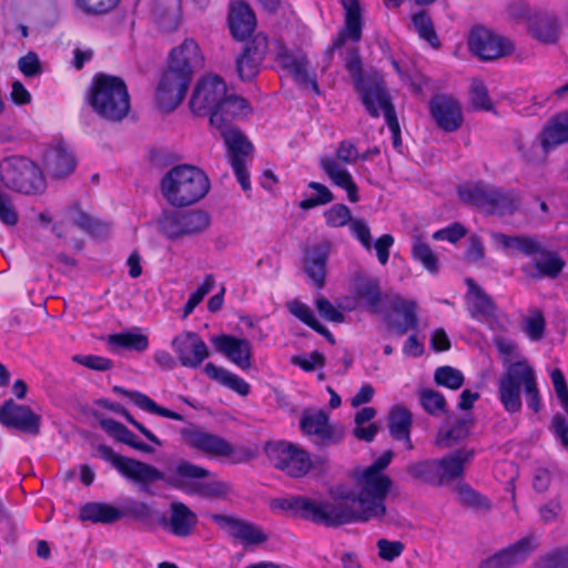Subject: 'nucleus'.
<instances>
[{
    "instance_id": "nucleus-22",
    "label": "nucleus",
    "mask_w": 568,
    "mask_h": 568,
    "mask_svg": "<svg viewBox=\"0 0 568 568\" xmlns=\"http://www.w3.org/2000/svg\"><path fill=\"white\" fill-rule=\"evenodd\" d=\"M429 112L438 128L445 132H455L462 126V109L452 97L445 94L433 97L429 101Z\"/></svg>"
},
{
    "instance_id": "nucleus-9",
    "label": "nucleus",
    "mask_w": 568,
    "mask_h": 568,
    "mask_svg": "<svg viewBox=\"0 0 568 568\" xmlns=\"http://www.w3.org/2000/svg\"><path fill=\"white\" fill-rule=\"evenodd\" d=\"M264 453L275 468L292 478H301L312 468L310 454L293 443L268 442L264 446Z\"/></svg>"
},
{
    "instance_id": "nucleus-25",
    "label": "nucleus",
    "mask_w": 568,
    "mask_h": 568,
    "mask_svg": "<svg viewBox=\"0 0 568 568\" xmlns=\"http://www.w3.org/2000/svg\"><path fill=\"white\" fill-rule=\"evenodd\" d=\"M211 341L216 351L225 355L232 363L242 369L251 367L252 345L247 339L222 334L213 336Z\"/></svg>"
},
{
    "instance_id": "nucleus-61",
    "label": "nucleus",
    "mask_w": 568,
    "mask_h": 568,
    "mask_svg": "<svg viewBox=\"0 0 568 568\" xmlns=\"http://www.w3.org/2000/svg\"><path fill=\"white\" fill-rule=\"evenodd\" d=\"M525 377V395H526V402L527 406L534 410L535 413L539 412L541 403H540V395L537 388V382L536 376L532 367L529 365V369Z\"/></svg>"
},
{
    "instance_id": "nucleus-38",
    "label": "nucleus",
    "mask_w": 568,
    "mask_h": 568,
    "mask_svg": "<svg viewBox=\"0 0 568 568\" xmlns=\"http://www.w3.org/2000/svg\"><path fill=\"white\" fill-rule=\"evenodd\" d=\"M100 425L105 433L114 437L118 442L146 454L153 453V448L150 445L138 440L135 435L120 422L113 418H103L100 420Z\"/></svg>"
},
{
    "instance_id": "nucleus-40",
    "label": "nucleus",
    "mask_w": 568,
    "mask_h": 568,
    "mask_svg": "<svg viewBox=\"0 0 568 568\" xmlns=\"http://www.w3.org/2000/svg\"><path fill=\"white\" fill-rule=\"evenodd\" d=\"M474 425L471 417H463L457 419L449 427L439 428L436 437V444L443 448H450L455 444L468 437L470 428Z\"/></svg>"
},
{
    "instance_id": "nucleus-19",
    "label": "nucleus",
    "mask_w": 568,
    "mask_h": 568,
    "mask_svg": "<svg viewBox=\"0 0 568 568\" xmlns=\"http://www.w3.org/2000/svg\"><path fill=\"white\" fill-rule=\"evenodd\" d=\"M171 346L180 364L187 368H197L209 358L210 349L205 342L194 332H184L175 336Z\"/></svg>"
},
{
    "instance_id": "nucleus-26",
    "label": "nucleus",
    "mask_w": 568,
    "mask_h": 568,
    "mask_svg": "<svg viewBox=\"0 0 568 568\" xmlns=\"http://www.w3.org/2000/svg\"><path fill=\"white\" fill-rule=\"evenodd\" d=\"M345 11L344 29L333 40L331 50L339 49L346 39L358 42L362 38L363 19L358 0H339Z\"/></svg>"
},
{
    "instance_id": "nucleus-16",
    "label": "nucleus",
    "mask_w": 568,
    "mask_h": 568,
    "mask_svg": "<svg viewBox=\"0 0 568 568\" xmlns=\"http://www.w3.org/2000/svg\"><path fill=\"white\" fill-rule=\"evenodd\" d=\"M181 439L189 447L213 457H230L234 447L225 438L202 430L195 425L180 430Z\"/></svg>"
},
{
    "instance_id": "nucleus-3",
    "label": "nucleus",
    "mask_w": 568,
    "mask_h": 568,
    "mask_svg": "<svg viewBox=\"0 0 568 568\" xmlns=\"http://www.w3.org/2000/svg\"><path fill=\"white\" fill-rule=\"evenodd\" d=\"M345 68L368 114L373 118H378L379 109L383 110L386 124L392 132L393 145L394 148H399L402 145L400 128L383 75L376 70L364 72L362 59L357 50L348 53Z\"/></svg>"
},
{
    "instance_id": "nucleus-24",
    "label": "nucleus",
    "mask_w": 568,
    "mask_h": 568,
    "mask_svg": "<svg viewBox=\"0 0 568 568\" xmlns=\"http://www.w3.org/2000/svg\"><path fill=\"white\" fill-rule=\"evenodd\" d=\"M276 60L280 65L287 70L300 84L311 85L316 94H320V88L314 77L307 71L308 61L302 51H290L284 45H278Z\"/></svg>"
},
{
    "instance_id": "nucleus-11",
    "label": "nucleus",
    "mask_w": 568,
    "mask_h": 568,
    "mask_svg": "<svg viewBox=\"0 0 568 568\" xmlns=\"http://www.w3.org/2000/svg\"><path fill=\"white\" fill-rule=\"evenodd\" d=\"M227 149L231 166L243 191L251 189L250 175L246 171V158L252 153L253 145L236 126L219 131Z\"/></svg>"
},
{
    "instance_id": "nucleus-18",
    "label": "nucleus",
    "mask_w": 568,
    "mask_h": 568,
    "mask_svg": "<svg viewBox=\"0 0 568 568\" xmlns=\"http://www.w3.org/2000/svg\"><path fill=\"white\" fill-rule=\"evenodd\" d=\"M0 424L9 429L37 436L40 434L41 416L30 406L17 404L10 398L0 408Z\"/></svg>"
},
{
    "instance_id": "nucleus-21",
    "label": "nucleus",
    "mask_w": 568,
    "mask_h": 568,
    "mask_svg": "<svg viewBox=\"0 0 568 568\" xmlns=\"http://www.w3.org/2000/svg\"><path fill=\"white\" fill-rule=\"evenodd\" d=\"M252 112L246 99L225 92L215 111L210 116V124L217 131L234 128L233 121L245 118Z\"/></svg>"
},
{
    "instance_id": "nucleus-27",
    "label": "nucleus",
    "mask_w": 568,
    "mask_h": 568,
    "mask_svg": "<svg viewBox=\"0 0 568 568\" xmlns=\"http://www.w3.org/2000/svg\"><path fill=\"white\" fill-rule=\"evenodd\" d=\"M390 308L394 313L400 314L403 321L393 318L392 315H387L385 321L389 329H393L397 335L403 336L408 331H416L418 328V316H417V304L412 300H404L400 296H396L390 304Z\"/></svg>"
},
{
    "instance_id": "nucleus-44",
    "label": "nucleus",
    "mask_w": 568,
    "mask_h": 568,
    "mask_svg": "<svg viewBox=\"0 0 568 568\" xmlns=\"http://www.w3.org/2000/svg\"><path fill=\"white\" fill-rule=\"evenodd\" d=\"M413 417L404 406H394L388 414V429L396 440L408 439Z\"/></svg>"
},
{
    "instance_id": "nucleus-32",
    "label": "nucleus",
    "mask_w": 568,
    "mask_h": 568,
    "mask_svg": "<svg viewBox=\"0 0 568 568\" xmlns=\"http://www.w3.org/2000/svg\"><path fill=\"white\" fill-rule=\"evenodd\" d=\"M122 518L123 513L121 509L106 503H85L79 510V519L81 521H90L93 524L110 525Z\"/></svg>"
},
{
    "instance_id": "nucleus-8",
    "label": "nucleus",
    "mask_w": 568,
    "mask_h": 568,
    "mask_svg": "<svg viewBox=\"0 0 568 568\" xmlns=\"http://www.w3.org/2000/svg\"><path fill=\"white\" fill-rule=\"evenodd\" d=\"M0 181L9 190L24 193H41L45 181L39 166L24 156H8L0 161Z\"/></svg>"
},
{
    "instance_id": "nucleus-45",
    "label": "nucleus",
    "mask_w": 568,
    "mask_h": 568,
    "mask_svg": "<svg viewBox=\"0 0 568 568\" xmlns=\"http://www.w3.org/2000/svg\"><path fill=\"white\" fill-rule=\"evenodd\" d=\"M538 257L534 260V266L542 277L556 278L562 272L566 263L555 252L548 251L544 245V252L537 253Z\"/></svg>"
},
{
    "instance_id": "nucleus-31",
    "label": "nucleus",
    "mask_w": 568,
    "mask_h": 568,
    "mask_svg": "<svg viewBox=\"0 0 568 568\" xmlns=\"http://www.w3.org/2000/svg\"><path fill=\"white\" fill-rule=\"evenodd\" d=\"M255 26V14L246 3L240 2L231 8L229 14V27L235 39H246L252 34Z\"/></svg>"
},
{
    "instance_id": "nucleus-33",
    "label": "nucleus",
    "mask_w": 568,
    "mask_h": 568,
    "mask_svg": "<svg viewBox=\"0 0 568 568\" xmlns=\"http://www.w3.org/2000/svg\"><path fill=\"white\" fill-rule=\"evenodd\" d=\"M566 142H568V112L551 118L540 135V146L545 153Z\"/></svg>"
},
{
    "instance_id": "nucleus-41",
    "label": "nucleus",
    "mask_w": 568,
    "mask_h": 568,
    "mask_svg": "<svg viewBox=\"0 0 568 568\" xmlns=\"http://www.w3.org/2000/svg\"><path fill=\"white\" fill-rule=\"evenodd\" d=\"M355 296L366 303L373 313H379L382 292L379 281L376 277H357L354 287Z\"/></svg>"
},
{
    "instance_id": "nucleus-48",
    "label": "nucleus",
    "mask_w": 568,
    "mask_h": 568,
    "mask_svg": "<svg viewBox=\"0 0 568 568\" xmlns=\"http://www.w3.org/2000/svg\"><path fill=\"white\" fill-rule=\"evenodd\" d=\"M182 237L202 233L210 226V215L202 210L181 211Z\"/></svg>"
},
{
    "instance_id": "nucleus-10",
    "label": "nucleus",
    "mask_w": 568,
    "mask_h": 568,
    "mask_svg": "<svg viewBox=\"0 0 568 568\" xmlns=\"http://www.w3.org/2000/svg\"><path fill=\"white\" fill-rule=\"evenodd\" d=\"M392 485V479L384 474L367 468L363 471L359 478V494L356 497L359 506H363L372 519L385 515V499Z\"/></svg>"
},
{
    "instance_id": "nucleus-15",
    "label": "nucleus",
    "mask_w": 568,
    "mask_h": 568,
    "mask_svg": "<svg viewBox=\"0 0 568 568\" xmlns=\"http://www.w3.org/2000/svg\"><path fill=\"white\" fill-rule=\"evenodd\" d=\"M303 434L315 436L318 446L338 444L344 437V430L337 425L331 424L328 415L324 410H304L300 420Z\"/></svg>"
},
{
    "instance_id": "nucleus-46",
    "label": "nucleus",
    "mask_w": 568,
    "mask_h": 568,
    "mask_svg": "<svg viewBox=\"0 0 568 568\" xmlns=\"http://www.w3.org/2000/svg\"><path fill=\"white\" fill-rule=\"evenodd\" d=\"M493 186L467 185L458 189L462 202L481 209L488 213Z\"/></svg>"
},
{
    "instance_id": "nucleus-57",
    "label": "nucleus",
    "mask_w": 568,
    "mask_h": 568,
    "mask_svg": "<svg viewBox=\"0 0 568 568\" xmlns=\"http://www.w3.org/2000/svg\"><path fill=\"white\" fill-rule=\"evenodd\" d=\"M308 187L316 191V195L301 201L298 206L302 210H311L315 206L325 205L334 200V195L331 190L322 183L312 181L308 183Z\"/></svg>"
},
{
    "instance_id": "nucleus-54",
    "label": "nucleus",
    "mask_w": 568,
    "mask_h": 568,
    "mask_svg": "<svg viewBox=\"0 0 568 568\" xmlns=\"http://www.w3.org/2000/svg\"><path fill=\"white\" fill-rule=\"evenodd\" d=\"M463 373L452 366H440L435 371L434 382L438 386H443L449 389H459L464 384Z\"/></svg>"
},
{
    "instance_id": "nucleus-35",
    "label": "nucleus",
    "mask_w": 568,
    "mask_h": 568,
    "mask_svg": "<svg viewBox=\"0 0 568 568\" xmlns=\"http://www.w3.org/2000/svg\"><path fill=\"white\" fill-rule=\"evenodd\" d=\"M327 251L315 246L305 254L304 270L316 288L325 285Z\"/></svg>"
},
{
    "instance_id": "nucleus-14",
    "label": "nucleus",
    "mask_w": 568,
    "mask_h": 568,
    "mask_svg": "<svg viewBox=\"0 0 568 568\" xmlns=\"http://www.w3.org/2000/svg\"><path fill=\"white\" fill-rule=\"evenodd\" d=\"M227 91L225 82L217 75L205 77L197 82L190 100V109L197 116L212 114Z\"/></svg>"
},
{
    "instance_id": "nucleus-47",
    "label": "nucleus",
    "mask_w": 568,
    "mask_h": 568,
    "mask_svg": "<svg viewBox=\"0 0 568 568\" xmlns=\"http://www.w3.org/2000/svg\"><path fill=\"white\" fill-rule=\"evenodd\" d=\"M108 345L112 349L123 348L141 353L149 347V338L144 334L125 332L109 335Z\"/></svg>"
},
{
    "instance_id": "nucleus-60",
    "label": "nucleus",
    "mask_w": 568,
    "mask_h": 568,
    "mask_svg": "<svg viewBox=\"0 0 568 568\" xmlns=\"http://www.w3.org/2000/svg\"><path fill=\"white\" fill-rule=\"evenodd\" d=\"M470 101L476 110L489 111L493 103L488 95V90L481 80H474L470 87Z\"/></svg>"
},
{
    "instance_id": "nucleus-7",
    "label": "nucleus",
    "mask_w": 568,
    "mask_h": 568,
    "mask_svg": "<svg viewBox=\"0 0 568 568\" xmlns=\"http://www.w3.org/2000/svg\"><path fill=\"white\" fill-rule=\"evenodd\" d=\"M371 519L352 491L341 494L331 491L329 500H314L313 523L315 524L338 527L351 523H366Z\"/></svg>"
},
{
    "instance_id": "nucleus-64",
    "label": "nucleus",
    "mask_w": 568,
    "mask_h": 568,
    "mask_svg": "<svg viewBox=\"0 0 568 568\" xmlns=\"http://www.w3.org/2000/svg\"><path fill=\"white\" fill-rule=\"evenodd\" d=\"M456 491L458 494L459 501L465 506L475 507V508L488 506L487 499L484 496H481L479 493L474 490L467 484H458L456 486Z\"/></svg>"
},
{
    "instance_id": "nucleus-37",
    "label": "nucleus",
    "mask_w": 568,
    "mask_h": 568,
    "mask_svg": "<svg viewBox=\"0 0 568 568\" xmlns=\"http://www.w3.org/2000/svg\"><path fill=\"white\" fill-rule=\"evenodd\" d=\"M204 373L211 379L216 381L240 396H247L251 392V386L246 381L223 367L216 366L213 363H207L204 366Z\"/></svg>"
},
{
    "instance_id": "nucleus-34",
    "label": "nucleus",
    "mask_w": 568,
    "mask_h": 568,
    "mask_svg": "<svg viewBox=\"0 0 568 568\" xmlns=\"http://www.w3.org/2000/svg\"><path fill=\"white\" fill-rule=\"evenodd\" d=\"M529 34L546 44H554L559 39V21L554 16L542 14L529 19Z\"/></svg>"
},
{
    "instance_id": "nucleus-53",
    "label": "nucleus",
    "mask_w": 568,
    "mask_h": 568,
    "mask_svg": "<svg viewBox=\"0 0 568 568\" xmlns=\"http://www.w3.org/2000/svg\"><path fill=\"white\" fill-rule=\"evenodd\" d=\"M412 21L418 36L422 39L427 41L433 48H439L440 42L434 29L433 22L425 11L415 13L412 17Z\"/></svg>"
},
{
    "instance_id": "nucleus-30",
    "label": "nucleus",
    "mask_w": 568,
    "mask_h": 568,
    "mask_svg": "<svg viewBox=\"0 0 568 568\" xmlns=\"http://www.w3.org/2000/svg\"><path fill=\"white\" fill-rule=\"evenodd\" d=\"M44 162L47 171L55 179L64 178L75 169L73 154L62 143H58L45 152Z\"/></svg>"
},
{
    "instance_id": "nucleus-4",
    "label": "nucleus",
    "mask_w": 568,
    "mask_h": 568,
    "mask_svg": "<svg viewBox=\"0 0 568 568\" xmlns=\"http://www.w3.org/2000/svg\"><path fill=\"white\" fill-rule=\"evenodd\" d=\"M209 190V178L193 165H175L161 180L162 195L176 207L196 203L206 195Z\"/></svg>"
},
{
    "instance_id": "nucleus-5",
    "label": "nucleus",
    "mask_w": 568,
    "mask_h": 568,
    "mask_svg": "<svg viewBox=\"0 0 568 568\" xmlns=\"http://www.w3.org/2000/svg\"><path fill=\"white\" fill-rule=\"evenodd\" d=\"M474 456V449L460 448L438 459L410 463L406 466V473L416 481L440 487L462 478Z\"/></svg>"
},
{
    "instance_id": "nucleus-56",
    "label": "nucleus",
    "mask_w": 568,
    "mask_h": 568,
    "mask_svg": "<svg viewBox=\"0 0 568 568\" xmlns=\"http://www.w3.org/2000/svg\"><path fill=\"white\" fill-rule=\"evenodd\" d=\"M546 321L539 310H531L529 316L524 320V332L530 341L538 342L544 338Z\"/></svg>"
},
{
    "instance_id": "nucleus-13",
    "label": "nucleus",
    "mask_w": 568,
    "mask_h": 568,
    "mask_svg": "<svg viewBox=\"0 0 568 568\" xmlns=\"http://www.w3.org/2000/svg\"><path fill=\"white\" fill-rule=\"evenodd\" d=\"M529 369L526 361H517L511 363L507 372L498 382L499 399L504 408L510 413H517L521 409L520 390L525 387V376Z\"/></svg>"
},
{
    "instance_id": "nucleus-20",
    "label": "nucleus",
    "mask_w": 568,
    "mask_h": 568,
    "mask_svg": "<svg viewBox=\"0 0 568 568\" xmlns=\"http://www.w3.org/2000/svg\"><path fill=\"white\" fill-rule=\"evenodd\" d=\"M538 547L535 536H526L479 564V568H511L523 564Z\"/></svg>"
},
{
    "instance_id": "nucleus-59",
    "label": "nucleus",
    "mask_w": 568,
    "mask_h": 568,
    "mask_svg": "<svg viewBox=\"0 0 568 568\" xmlns=\"http://www.w3.org/2000/svg\"><path fill=\"white\" fill-rule=\"evenodd\" d=\"M326 224L332 227H342L352 222L351 210L345 204H334L324 213Z\"/></svg>"
},
{
    "instance_id": "nucleus-2",
    "label": "nucleus",
    "mask_w": 568,
    "mask_h": 568,
    "mask_svg": "<svg viewBox=\"0 0 568 568\" xmlns=\"http://www.w3.org/2000/svg\"><path fill=\"white\" fill-rule=\"evenodd\" d=\"M203 67V57L193 39H185L173 48L168 68L156 88L155 99L159 108L172 112L184 100L196 70Z\"/></svg>"
},
{
    "instance_id": "nucleus-12",
    "label": "nucleus",
    "mask_w": 568,
    "mask_h": 568,
    "mask_svg": "<svg viewBox=\"0 0 568 568\" xmlns=\"http://www.w3.org/2000/svg\"><path fill=\"white\" fill-rule=\"evenodd\" d=\"M207 517L226 535L245 547L261 545L268 539L260 526L243 518L222 514H209Z\"/></svg>"
},
{
    "instance_id": "nucleus-50",
    "label": "nucleus",
    "mask_w": 568,
    "mask_h": 568,
    "mask_svg": "<svg viewBox=\"0 0 568 568\" xmlns=\"http://www.w3.org/2000/svg\"><path fill=\"white\" fill-rule=\"evenodd\" d=\"M420 406L432 416H439L447 413V402L444 395L432 388L418 390Z\"/></svg>"
},
{
    "instance_id": "nucleus-49",
    "label": "nucleus",
    "mask_w": 568,
    "mask_h": 568,
    "mask_svg": "<svg viewBox=\"0 0 568 568\" xmlns=\"http://www.w3.org/2000/svg\"><path fill=\"white\" fill-rule=\"evenodd\" d=\"M73 223L82 231L95 239H105L111 233V225L104 221L92 217L85 212H78Z\"/></svg>"
},
{
    "instance_id": "nucleus-58",
    "label": "nucleus",
    "mask_w": 568,
    "mask_h": 568,
    "mask_svg": "<svg viewBox=\"0 0 568 568\" xmlns=\"http://www.w3.org/2000/svg\"><path fill=\"white\" fill-rule=\"evenodd\" d=\"M262 61L246 54L244 51L236 59V71L242 81H251L256 77Z\"/></svg>"
},
{
    "instance_id": "nucleus-52",
    "label": "nucleus",
    "mask_w": 568,
    "mask_h": 568,
    "mask_svg": "<svg viewBox=\"0 0 568 568\" xmlns=\"http://www.w3.org/2000/svg\"><path fill=\"white\" fill-rule=\"evenodd\" d=\"M160 233L170 240L182 239V214L181 211H164L158 219Z\"/></svg>"
},
{
    "instance_id": "nucleus-42",
    "label": "nucleus",
    "mask_w": 568,
    "mask_h": 568,
    "mask_svg": "<svg viewBox=\"0 0 568 568\" xmlns=\"http://www.w3.org/2000/svg\"><path fill=\"white\" fill-rule=\"evenodd\" d=\"M272 509L290 511L293 516L313 521L314 500L302 496L276 498L271 501Z\"/></svg>"
},
{
    "instance_id": "nucleus-39",
    "label": "nucleus",
    "mask_w": 568,
    "mask_h": 568,
    "mask_svg": "<svg viewBox=\"0 0 568 568\" xmlns=\"http://www.w3.org/2000/svg\"><path fill=\"white\" fill-rule=\"evenodd\" d=\"M113 392L129 397L140 409L174 420H183V416L171 409L158 405L145 394L138 390H128L121 386H114Z\"/></svg>"
},
{
    "instance_id": "nucleus-6",
    "label": "nucleus",
    "mask_w": 568,
    "mask_h": 568,
    "mask_svg": "<svg viewBox=\"0 0 568 568\" xmlns=\"http://www.w3.org/2000/svg\"><path fill=\"white\" fill-rule=\"evenodd\" d=\"M89 102L97 114L109 122H121L130 111V94L124 80L106 73L94 75Z\"/></svg>"
},
{
    "instance_id": "nucleus-43",
    "label": "nucleus",
    "mask_w": 568,
    "mask_h": 568,
    "mask_svg": "<svg viewBox=\"0 0 568 568\" xmlns=\"http://www.w3.org/2000/svg\"><path fill=\"white\" fill-rule=\"evenodd\" d=\"M519 205L520 197L515 191L493 186L488 214H513L519 209Z\"/></svg>"
},
{
    "instance_id": "nucleus-55",
    "label": "nucleus",
    "mask_w": 568,
    "mask_h": 568,
    "mask_svg": "<svg viewBox=\"0 0 568 568\" xmlns=\"http://www.w3.org/2000/svg\"><path fill=\"white\" fill-rule=\"evenodd\" d=\"M321 168L332 182L342 189L353 181L351 173L346 169H343L337 161L332 158H323L321 160Z\"/></svg>"
},
{
    "instance_id": "nucleus-63",
    "label": "nucleus",
    "mask_w": 568,
    "mask_h": 568,
    "mask_svg": "<svg viewBox=\"0 0 568 568\" xmlns=\"http://www.w3.org/2000/svg\"><path fill=\"white\" fill-rule=\"evenodd\" d=\"M215 280L213 275L207 274L201 286L190 295L187 302L185 303L183 308L184 316L190 315L194 311V308L202 302L204 296L213 290Z\"/></svg>"
},
{
    "instance_id": "nucleus-23",
    "label": "nucleus",
    "mask_w": 568,
    "mask_h": 568,
    "mask_svg": "<svg viewBox=\"0 0 568 568\" xmlns=\"http://www.w3.org/2000/svg\"><path fill=\"white\" fill-rule=\"evenodd\" d=\"M169 517L163 516L160 520L161 526L180 538L191 536L197 525L196 514L182 501H172L170 504Z\"/></svg>"
},
{
    "instance_id": "nucleus-17",
    "label": "nucleus",
    "mask_w": 568,
    "mask_h": 568,
    "mask_svg": "<svg viewBox=\"0 0 568 568\" xmlns=\"http://www.w3.org/2000/svg\"><path fill=\"white\" fill-rule=\"evenodd\" d=\"M468 47L473 54L485 61L508 55L515 49L509 39L497 36L484 28L475 29L470 33Z\"/></svg>"
},
{
    "instance_id": "nucleus-51",
    "label": "nucleus",
    "mask_w": 568,
    "mask_h": 568,
    "mask_svg": "<svg viewBox=\"0 0 568 568\" xmlns=\"http://www.w3.org/2000/svg\"><path fill=\"white\" fill-rule=\"evenodd\" d=\"M413 258L419 262L430 274H437L439 271L438 257L430 246L419 237L415 239L412 247Z\"/></svg>"
},
{
    "instance_id": "nucleus-29",
    "label": "nucleus",
    "mask_w": 568,
    "mask_h": 568,
    "mask_svg": "<svg viewBox=\"0 0 568 568\" xmlns=\"http://www.w3.org/2000/svg\"><path fill=\"white\" fill-rule=\"evenodd\" d=\"M494 241L504 250L518 252L524 256H535L544 252V244L537 236L530 235H507L505 233L494 232Z\"/></svg>"
},
{
    "instance_id": "nucleus-36",
    "label": "nucleus",
    "mask_w": 568,
    "mask_h": 568,
    "mask_svg": "<svg viewBox=\"0 0 568 568\" xmlns=\"http://www.w3.org/2000/svg\"><path fill=\"white\" fill-rule=\"evenodd\" d=\"M466 283L469 288L467 305L470 315L473 317H493L495 315L496 307L491 298L471 278H467Z\"/></svg>"
},
{
    "instance_id": "nucleus-1",
    "label": "nucleus",
    "mask_w": 568,
    "mask_h": 568,
    "mask_svg": "<svg viewBox=\"0 0 568 568\" xmlns=\"http://www.w3.org/2000/svg\"><path fill=\"white\" fill-rule=\"evenodd\" d=\"M98 452L121 476L146 495H154L151 486L156 481H163L186 495L210 500L224 499L232 491L230 484L219 480L207 468L185 459L179 460L164 473L151 464L121 456L106 445H100Z\"/></svg>"
},
{
    "instance_id": "nucleus-28",
    "label": "nucleus",
    "mask_w": 568,
    "mask_h": 568,
    "mask_svg": "<svg viewBox=\"0 0 568 568\" xmlns=\"http://www.w3.org/2000/svg\"><path fill=\"white\" fill-rule=\"evenodd\" d=\"M150 16L161 30L175 31L181 20V0H151Z\"/></svg>"
},
{
    "instance_id": "nucleus-62",
    "label": "nucleus",
    "mask_w": 568,
    "mask_h": 568,
    "mask_svg": "<svg viewBox=\"0 0 568 568\" xmlns=\"http://www.w3.org/2000/svg\"><path fill=\"white\" fill-rule=\"evenodd\" d=\"M75 6L90 16L105 14L119 3L120 0H74Z\"/></svg>"
}]
</instances>
